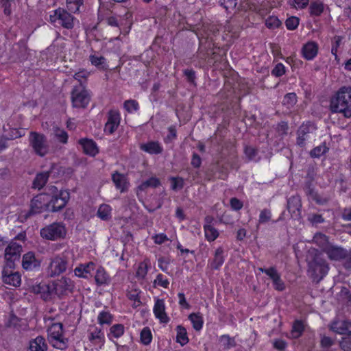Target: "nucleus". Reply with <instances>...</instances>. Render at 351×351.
Masks as SVG:
<instances>
[{"label":"nucleus","instance_id":"10","mask_svg":"<svg viewBox=\"0 0 351 351\" xmlns=\"http://www.w3.org/2000/svg\"><path fill=\"white\" fill-rule=\"evenodd\" d=\"M66 230L62 223H53L45 228V239L58 240L66 236Z\"/></svg>","mask_w":351,"mask_h":351},{"label":"nucleus","instance_id":"59","mask_svg":"<svg viewBox=\"0 0 351 351\" xmlns=\"http://www.w3.org/2000/svg\"><path fill=\"white\" fill-rule=\"evenodd\" d=\"M171 189L174 191L182 189L184 186V181L180 178H171Z\"/></svg>","mask_w":351,"mask_h":351},{"label":"nucleus","instance_id":"36","mask_svg":"<svg viewBox=\"0 0 351 351\" xmlns=\"http://www.w3.org/2000/svg\"><path fill=\"white\" fill-rule=\"evenodd\" d=\"M153 339L151 329L148 326L144 327L140 333V341L145 346H148L151 343Z\"/></svg>","mask_w":351,"mask_h":351},{"label":"nucleus","instance_id":"63","mask_svg":"<svg viewBox=\"0 0 351 351\" xmlns=\"http://www.w3.org/2000/svg\"><path fill=\"white\" fill-rule=\"evenodd\" d=\"M309 0H293V5L296 9H304L308 5Z\"/></svg>","mask_w":351,"mask_h":351},{"label":"nucleus","instance_id":"25","mask_svg":"<svg viewBox=\"0 0 351 351\" xmlns=\"http://www.w3.org/2000/svg\"><path fill=\"white\" fill-rule=\"evenodd\" d=\"M141 150L150 154H159L162 152V147L158 142L150 141L140 145Z\"/></svg>","mask_w":351,"mask_h":351},{"label":"nucleus","instance_id":"48","mask_svg":"<svg viewBox=\"0 0 351 351\" xmlns=\"http://www.w3.org/2000/svg\"><path fill=\"white\" fill-rule=\"evenodd\" d=\"M43 187H44V172H40L36 175L33 181L32 188L40 190Z\"/></svg>","mask_w":351,"mask_h":351},{"label":"nucleus","instance_id":"32","mask_svg":"<svg viewBox=\"0 0 351 351\" xmlns=\"http://www.w3.org/2000/svg\"><path fill=\"white\" fill-rule=\"evenodd\" d=\"M223 250L222 247H218L215 254V257L210 263V267L214 269H218L222 265L224 261L223 256Z\"/></svg>","mask_w":351,"mask_h":351},{"label":"nucleus","instance_id":"37","mask_svg":"<svg viewBox=\"0 0 351 351\" xmlns=\"http://www.w3.org/2000/svg\"><path fill=\"white\" fill-rule=\"evenodd\" d=\"M88 339L91 342H104V333L101 329L95 327L89 334Z\"/></svg>","mask_w":351,"mask_h":351},{"label":"nucleus","instance_id":"40","mask_svg":"<svg viewBox=\"0 0 351 351\" xmlns=\"http://www.w3.org/2000/svg\"><path fill=\"white\" fill-rule=\"evenodd\" d=\"M149 267V262L147 259L140 263L136 272V276L139 279H143L147 274Z\"/></svg>","mask_w":351,"mask_h":351},{"label":"nucleus","instance_id":"44","mask_svg":"<svg viewBox=\"0 0 351 351\" xmlns=\"http://www.w3.org/2000/svg\"><path fill=\"white\" fill-rule=\"evenodd\" d=\"M309 10L311 15L319 16L324 11V4L319 1L313 2L310 5Z\"/></svg>","mask_w":351,"mask_h":351},{"label":"nucleus","instance_id":"19","mask_svg":"<svg viewBox=\"0 0 351 351\" xmlns=\"http://www.w3.org/2000/svg\"><path fill=\"white\" fill-rule=\"evenodd\" d=\"M315 129L316 128L314 125L311 123L303 124L301 125L298 131V136L297 138V144L300 146H303L305 141L308 138V135L313 133Z\"/></svg>","mask_w":351,"mask_h":351},{"label":"nucleus","instance_id":"38","mask_svg":"<svg viewBox=\"0 0 351 351\" xmlns=\"http://www.w3.org/2000/svg\"><path fill=\"white\" fill-rule=\"evenodd\" d=\"M29 351H44V337L38 336L29 342Z\"/></svg>","mask_w":351,"mask_h":351},{"label":"nucleus","instance_id":"6","mask_svg":"<svg viewBox=\"0 0 351 351\" xmlns=\"http://www.w3.org/2000/svg\"><path fill=\"white\" fill-rule=\"evenodd\" d=\"M71 101L74 108H85L88 106L90 95L82 84L73 88L71 92Z\"/></svg>","mask_w":351,"mask_h":351},{"label":"nucleus","instance_id":"42","mask_svg":"<svg viewBox=\"0 0 351 351\" xmlns=\"http://www.w3.org/2000/svg\"><path fill=\"white\" fill-rule=\"evenodd\" d=\"M297 102V96L295 93H291L287 94L283 99L282 104L288 109L291 108Z\"/></svg>","mask_w":351,"mask_h":351},{"label":"nucleus","instance_id":"64","mask_svg":"<svg viewBox=\"0 0 351 351\" xmlns=\"http://www.w3.org/2000/svg\"><path fill=\"white\" fill-rule=\"evenodd\" d=\"M104 58L103 56H98L95 55H91L90 56V61L92 64L95 66H99L104 63Z\"/></svg>","mask_w":351,"mask_h":351},{"label":"nucleus","instance_id":"60","mask_svg":"<svg viewBox=\"0 0 351 351\" xmlns=\"http://www.w3.org/2000/svg\"><path fill=\"white\" fill-rule=\"evenodd\" d=\"M271 219V212L267 209L263 210L259 216V223H265L268 222Z\"/></svg>","mask_w":351,"mask_h":351},{"label":"nucleus","instance_id":"53","mask_svg":"<svg viewBox=\"0 0 351 351\" xmlns=\"http://www.w3.org/2000/svg\"><path fill=\"white\" fill-rule=\"evenodd\" d=\"M128 298L130 300L134 301V304H132L133 307H138L142 304L141 302L139 300L138 292L136 290L130 291L128 293Z\"/></svg>","mask_w":351,"mask_h":351},{"label":"nucleus","instance_id":"9","mask_svg":"<svg viewBox=\"0 0 351 351\" xmlns=\"http://www.w3.org/2000/svg\"><path fill=\"white\" fill-rule=\"evenodd\" d=\"M22 246L14 241H12L5 250V263H12L16 265V262H19Z\"/></svg>","mask_w":351,"mask_h":351},{"label":"nucleus","instance_id":"62","mask_svg":"<svg viewBox=\"0 0 351 351\" xmlns=\"http://www.w3.org/2000/svg\"><path fill=\"white\" fill-rule=\"evenodd\" d=\"M154 284L162 287L167 288L169 282L167 279L164 278L162 274H158L156 277V279L154 280Z\"/></svg>","mask_w":351,"mask_h":351},{"label":"nucleus","instance_id":"39","mask_svg":"<svg viewBox=\"0 0 351 351\" xmlns=\"http://www.w3.org/2000/svg\"><path fill=\"white\" fill-rule=\"evenodd\" d=\"M112 180L116 185V187L123 192L126 187L125 177L123 174L116 172L112 175Z\"/></svg>","mask_w":351,"mask_h":351},{"label":"nucleus","instance_id":"61","mask_svg":"<svg viewBox=\"0 0 351 351\" xmlns=\"http://www.w3.org/2000/svg\"><path fill=\"white\" fill-rule=\"evenodd\" d=\"M285 73V66L282 63L277 64L271 71V73L276 77L282 76Z\"/></svg>","mask_w":351,"mask_h":351},{"label":"nucleus","instance_id":"3","mask_svg":"<svg viewBox=\"0 0 351 351\" xmlns=\"http://www.w3.org/2000/svg\"><path fill=\"white\" fill-rule=\"evenodd\" d=\"M45 195L51 196V199L45 205V207L53 212L62 209L66 206L69 199V192L66 191H58V188L54 186L48 187Z\"/></svg>","mask_w":351,"mask_h":351},{"label":"nucleus","instance_id":"29","mask_svg":"<svg viewBox=\"0 0 351 351\" xmlns=\"http://www.w3.org/2000/svg\"><path fill=\"white\" fill-rule=\"evenodd\" d=\"M124 332V326L121 324H116L110 328V332L108 334V337L110 340H112V339H119L123 335Z\"/></svg>","mask_w":351,"mask_h":351},{"label":"nucleus","instance_id":"54","mask_svg":"<svg viewBox=\"0 0 351 351\" xmlns=\"http://www.w3.org/2000/svg\"><path fill=\"white\" fill-rule=\"evenodd\" d=\"M280 24V21L276 16H269L265 21V25L269 28L278 27Z\"/></svg>","mask_w":351,"mask_h":351},{"label":"nucleus","instance_id":"18","mask_svg":"<svg viewBox=\"0 0 351 351\" xmlns=\"http://www.w3.org/2000/svg\"><path fill=\"white\" fill-rule=\"evenodd\" d=\"M324 252H325L328 258L332 261L344 259L345 256H346V250L345 249L332 244H330Z\"/></svg>","mask_w":351,"mask_h":351},{"label":"nucleus","instance_id":"31","mask_svg":"<svg viewBox=\"0 0 351 351\" xmlns=\"http://www.w3.org/2000/svg\"><path fill=\"white\" fill-rule=\"evenodd\" d=\"M189 319L192 324L193 328L195 330L199 331L202 330L204 324V319L200 313H193L189 316Z\"/></svg>","mask_w":351,"mask_h":351},{"label":"nucleus","instance_id":"50","mask_svg":"<svg viewBox=\"0 0 351 351\" xmlns=\"http://www.w3.org/2000/svg\"><path fill=\"white\" fill-rule=\"evenodd\" d=\"M335 343V340L330 337L323 335L321 337L320 339V346L321 348H329Z\"/></svg>","mask_w":351,"mask_h":351},{"label":"nucleus","instance_id":"52","mask_svg":"<svg viewBox=\"0 0 351 351\" xmlns=\"http://www.w3.org/2000/svg\"><path fill=\"white\" fill-rule=\"evenodd\" d=\"M339 346L343 351H351V336L343 337Z\"/></svg>","mask_w":351,"mask_h":351},{"label":"nucleus","instance_id":"55","mask_svg":"<svg viewBox=\"0 0 351 351\" xmlns=\"http://www.w3.org/2000/svg\"><path fill=\"white\" fill-rule=\"evenodd\" d=\"M124 108L128 112H132L138 110V104L135 100H127L124 102Z\"/></svg>","mask_w":351,"mask_h":351},{"label":"nucleus","instance_id":"8","mask_svg":"<svg viewBox=\"0 0 351 351\" xmlns=\"http://www.w3.org/2000/svg\"><path fill=\"white\" fill-rule=\"evenodd\" d=\"M74 285L69 278L62 277L59 280H55L52 284L47 285V291L49 293H54L57 295L66 293L67 291H71Z\"/></svg>","mask_w":351,"mask_h":351},{"label":"nucleus","instance_id":"24","mask_svg":"<svg viewBox=\"0 0 351 351\" xmlns=\"http://www.w3.org/2000/svg\"><path fill=\"white\" fill-rule=\"evenodd\" d=\"M80 144L82 145L86 154L94 156L98 153V149L95 143L90 139H81Z\"/></svg>","mask_w":351,"mask_h":351},{"label":"nucleus","instance_id":"47","mask_svg":"<svg viewBox=\"0 0 351 351\" xmlns=\"http://www.w3.org/2000/svg\"><path fill=\"white\" fill-rule=\"evenodd\" d=\"M304 326L303 322L301 320H295L292 326L291 332L292 334L297 333L296 337L302 335L304 332Z\"/></svg>","mask_w":351,"mask_h":351},{"label":"nucleus","instance_id":"41","mask_svg":"<svg viewBox=\"0 0 351 351\" xmlns=\"http://www.w3.org/2000/svg\"><path fill=\"white\" fill-rule=\"evenodd\" d=\"M160 184V180L156 178L152 177L148 179L147 180L142 182V184L138 186V190L145 191L149 187L156 188Z\"/></svg>","mask_w":351,"mask_h":351},{"label":"nucleus","instance_id":"21","mask_svg":"<svg viewBox=\"0 0 351 351\" xmlns=\"http://www.w3.org/2000/svg\"><path fill=\"white\" fill-rule=\"evenodd\" d=\"M302 51L304 58L310 60L316 56L318 51V46L315 42H308L303 46Z\"/></svg>","mask_w":351,"mask_h":351},{"label":"nucleus","instance_id":"30","mask_svg":"<svg viewBox=\"0 0 351 351\" xmlns=\"http://www.w3.org/2000/svg\"><path fill=\"white\" fill-rule=\"evenodd\" d=\"M112 208L108 204H103L99 206L97 215L103 221H108L111 218Z\"/></svg>","mask_w":351,"mask_h":351},{"label":"nucleus","instance_id":"43","mask_svg":"<svg viewBox=\"0 0 351 351\" xmlns=\"http://www.w3.org/2000/svg\"><path fill=\"white\" fill-rule=\"evenodd\" d=\"M165 309L166 308H153L156 317L159 319L160 323L163 324H167L170 320L165 312Z\"/></svg>","mask_w":351,"mask_h":351},{"label":"nucleus","instance_id":"57","mask_svg":"<svg viewBox=\"0 0 351 351\" xmlns=\"http://www.w3.org/2000/svg\"><path fill=\"white\" fill-rule=\"evenodd\" d=\"M328 148L325 145H319L311 151V156L312 157H319L325 154Z\"/></svg>","mask_w":351,"mask_h":351},{"label":"nucleus","instance_id":"12","mask_svg":"<svg viewBox=\"0 0 351 351\" xmlns=\"http://www.w3.org/2000/svg\"><path fill=\"white\" fill-rule=\"evenodd\" d=\"M5 326L9 328L12 327L14 330L19 332L29 329L27 319L19 317L13 313H10L8 320L5 322Z\"/></svg>","mask_w":351,"mask_h":351},{"label":"nucleus","instance_id":"15","mask_svg":"<svg viewBox=\"0 0 351 351\" xmlns=\"http://www.w3.org/2000/svg\"><path fill=\"white\" fill-rule=\"evenodd\" d=\"M120 122L119 112L111 110L108 112V121L105 125L104 131L108 134H112L117 128Z\"/></svg>","mask_w":351,"mask_h":351},{"label":"nucleus","instance_id":"45","mask_svg":"<svg viewBox=\"0 0 351 351\" xmlns=\"http://www.w3.org/2000/svg\"><path fill=\"white\" fill-rule=\"evenodd\" d=\"M83 4V0H66V8L71 12L75 13L79 11Z\"/></svg>","mask_w":351,"mask_h":351},{"label":"nucleus","instance_id":"11","mask_svg":"<svg viewBox=\"0 0 351 351\" xmlns=\"http://www.w3.org/2000/svg\"><path fill=\"white\" fill-rule=\"evenodd\" d=\"M68 261L64 256L55 257L49 264L48 273L51 276L59 275L66 271Z\"/></svg>","mask_w":351,"mask_h":351},{"label":"nucleus","instance_id":"28","mask_svg":"<svg viewBox=\"0 0 351 351\" xmlns=\"http://www.w3.org/2000/svg\"><path fill=\"white\" fill-rule=\"evenodd\" d=\"M339 304L351 307V293L346 288H342L337 295Z\"/></svg>","mask_w":351,"mask_h":351},{"label":"nucleus","instance_id":"5","mask_svg":"<svg viewBox=\"0 0 351 351\" xmlns=\"http://www.w3.org/2000/svg\"><path fill=\"white\" fill-rule=\"evenodd\" d=\"M75 18L66 10L58 8L49 16V21L54 25H60L64 28L71 29L74 27Z\"/></svg>","mask_w":351,"mask_h":351},{"label":"nucleus","instance_id":"26","mask_svg":"<svg viewBox=\"0 0 351 351\" xmlns=\"http://www.w3.org/2000/svg\"><path fill=\"white\" fill-rule=\"evenodd\" d=\"M312 242L322 249L323 252L331 244L328 238L321 232H317L313 237Z\"/></svg>","mask_w":351,"mask_h":351},{"label":"nucleus","instance_id":"49","mask_svg":"<svg viewBox=\"0 0 351 351\" xmlns=\"http://www.w3.org/2000/svg\"><path fill=\"white\" fill-rule=\"evenodd\" d=\"M112 316L111 315L106 311H102L99 313L98 316V322L100 324H109L112 322Z\"/></svg>","mask_w":351,"mask_h":351},{"label":"nucleus","instance_id":"22","mask_svg":"<svg viewBox=\"0 0 351 351\" xmlns=\"http://www.w3.org/2000/svg\"><path fill=\"white\" fill-rule=\"evenodd\" d=\"M95 269V263L89 262L86 264H81L74 269L75 275L80 278H87L88 275Z\"/></svg>","mask_w":351,"mask_h":351},{"label":"nucleus","instance_id":"13","mask_svg":"<svg viewBox=\"0 0 351 351\" xmlns=\"http://www.w3.org/2000/svg\"><path fill=\"white\" fill-rule=\"evenodd\" d=\"M330 329L339 335H350L351 322L335 319L330 324Z\"/></svg>","mask_w":351,"mask_h":351},{"label":"nucleus","instance_id":"2","mask_svg":"<svg viewBox=\"0 0 351 351\" xmlns=\"http://www.w3.org/2000/svg\"><path fill=\"white\" fill-rule=\"evenodd\" d=\"M332 112L342 113L346 117H351V87L341 88L330 100Z\"/></svg>","mask_w":351,"mask_h":351},{"label":"nucleus","instance_id":"51","mask_svg":"<svg viewBox=\"0 0 351 351\" xmlns=\"http://www.w3.org/2000/svg\"><path fill=\"white\" fill-rule=\"evenodd\" d=\"M285 24L288 29L293 30L299 25V19L295 16L289 17L286 20Z\"/></svg>","mask_w":351,"mask_h":351},{"label":"nucleus","instance_id":"58","mask_svg":"<svg viewBox=\"0 0 351 351\" xmlns=\"http://www.w3.org/2000/svg\"><path fill=\"white\" fill-rule=\"evenodd\" d=\"M14 0H0L1 7L3 8V13L6 16L12 14L11 4Z\"/></svg>","mask_w":351,"mask_h":351},{"label":"nucleus","instance_id":"7","mask_svg":"<svg viewBox=\"0 0 351 351\" xmlns=\"http://www.w3.org/2000/svg\"><path fill=\"white\" fill-rule=\"evenodd\" d=\"M14 264L10 262L5 263L2 269V280L5 284L14 287H19L21 285V274L18 271H14Z\"/></svg>","mask_w":351,"mask_h":351},{"label":"nucleus","instance_id":"33","mask_svg":"<svg viewBox=\"0 0 351 351\" xmlns=\"http://www.w3.org/2000/svg\"><path fill=\"white\" fill-rule=\"evenodd\" d=\"M204 230L205 237L208 241H213L219 237L218 230L213 225L204 224Z\"/></svg>","mask_w":351,"mask_h":351},{"label":"nucleus","instance_id":"23","mask_svg":"<svg viewBox=\"0 0 351 351\" xmlns=\"http://www.w3.org/2000/svg\"><path fill=\"white\" fill-rule=\"evenodd\" d=\"M302 207L301 199L298 195L291 197L287 201V209L289 213L294 214L295 216L300 215V208Z\"/></svg>","mask_w":351,"mask_h":351},{"label":"nucleus","instance_id":"35","mask_svg":"<svg viewBox=\"0 0 351 351\" xmlns=\"http://www.w3.org/2000/svg\"><path fill=\"white\" fill-rule=\"evenodd\" d=\"M95 280L98 285L107 284L109 281V277L106 271L102 267L97 268Z\"/></svg>","mask_w":351,"mask_h":351},{"label":"nucleus","instance_id":"17","mask_svg":"<svg viewBox=\"0 0 351 351\" xmlns=\"http://www.w3.org/2000/svg\"><path fill=\"white\" fill-rule=\"evenodd\" d=\"M304 190L308 199L315 201L318 204H324L328 201V197H322L314 190L311 181L306 182Z\"/></svg>","mask_w":351,"mask_h":351},{"label":"nucleus","instance_id":"46","mask_svg":"<svg viewBox=\"0 0 351 351\" xmlns=\"http://www.w3.org/2000/svg\"><path fill=\"white\" fill-rule=\"evenodd\" d=\"M55 137L61 143H66L68 140L67 133L58 128H55L53 130Z\"/></svg>","mask_w":351,"mask_h":351},{"label":"nucleus","instance_id":"20","mask_svg":"<svg viewBox=\"0 0 351 351\" xmlns=\"http://www.w3.org/2000/svg\"><path fill=\"white\" fill-rule=\"evenodd\" d=\"M267 275L272 280L274 288L279 291H282L285 289V284L282 280L280 274L278 272L275 267H270V270L267 271Z\"/></svg>","mask_w":351,"mask_h":351},{"label":"nucleus","instance_id":"56","mask_svg":"<svg viewBox=\"0 0 351 351\" xmlns=\"http://www.w3.org/2000/svg\"><path fill=\"white\" fill-rule=\"evenodd\" d=\"M287 346V343L282 339H276L273 341V347L278 351H285Z\"/></svg>","mask_w":351,"mask_h":351},{"label":"nucleus","instance_id":"16","mask_svg":"<svg viewBox=\"0 0 351 351\" xmlns=\"http://www.w3.org/2000/svg\"><path fill=\"white\" fill-rule=\"evenodd\" d=\"M42 260L35 256L32 252L25 254L23 256L22 266L26 270H32L40 266Z\"/></svg>","mask_w":351,"mask_h":351},{"label":"nucleus","instance_id":"1","mask_svg":"<svg viewBox=\"0 0 351 351\" xmlns=\"http://www.w3.org/2000/svg\"><path fill=\"white\" fill-rule=\"evenodd\" d=\"M308 273L317 282L320 281L329 270V266L322 257V253L316 249L309 251L306 256Z\"/></svg>","mask_w":351,"mask_h":351},{"label":"nucleus","instance_id":"4","mask_svg":"<svg viewBox=\"0 0 351 351\" xmlns=\"http://www.w3.org/2000/svg\"><path fill=\"white\" fill-rule=\"evenodd\" d=\"M64 329L62 324L53 323L47 329V339L53 348L64 349L66 347V339L64 337Z\"/></svg>","mask_w":351,"mask_h":351},{"label":"nucleus","instance_id":"34","mask_svg":"<svg viewBox=\"0 0 351 351\" xmlns=\"http://www.w3.org/2000/svg\"><path fill=\"white\" fill-rule=\"evenodd\" d=\"M176 341L179 343L182 346L188 343L189 339L187 336L186 328L182 326H178L176 328Z\"/></svg>","mask_w":351,"mask_h":351},{"label":"nucleus","instance_id":"14","mask_svg":"<svg viewBox=\"0 0 351 351\" xmlns=\"http://www.w3.org/2000/svg\"><path fill=\"white\" fill-rule=\"evenodd\" d=\"M29 141L34 151L39 156H43L44 136L36 132H31Z\"/></svg>","mask_w":351,"mask_h":351},{"label":"nucleus","instance_id":"27","mask_svg":"<svg viewBox=\"0 0 351 351\" xmlns=\"http://www.w3.org/2000/svg\"><path fill=\"white\" fill-rule=\"evenodd\" d=\"M44 197L43 193H40L35 196L31 202L30 213L32 214L40 213L43 211Z\"/></svg>","mask_w":351,"mask_h":351}]
</instances>
